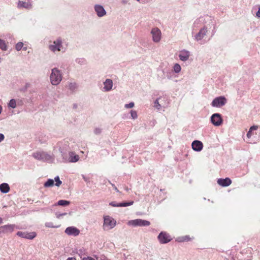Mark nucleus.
<instances>
[{
  "label": "nucleus",
  "mask_w": 260,
  "mask_h": 260,
  "mask_svg": "<svg viewBox=\"0 0 260 260\" xmlns=\"http://www.w3.org/2000/svg\"><path fill=\"white\" fill-rule=\"evenodd\" d=\"M17 7L18 9H25L30 10L32 8L31 0H19L17 2Z\"/></svg>",
  "instance_id": "obj_9"
},
{
  "label": "nucleus",
  "mask_w": 260,
  "mask_h": 260,
  "mask_svg": "<svg viewBox=\"0 0 260 260\" xmlns=\"http://www.w3.org/2000/svg\"><path fill=\"white\" fill-rule=\"evenodd\" d=\"M227 103L226 99L223 96L215 98L212 102L211 105L215 108H221Z\"/></svg>",
  "instance_id": "obj_8"
},
{
  "label": "nucleus",
  "mask_w": 260,
  "mask_h": 260,
  "mask_svg": "<svg viewBox=\"0 0 260 260\" xmlns=\"http://www.w3.org/2000/svg\"><path fill=\"white\" fill-rule=\"evenodd\" d=\"M49 50L52 52L56 53L58 52H65V48L62 45V41L60 38L54 40L51 44L49 45Z\"/></svg>",
  "instance_id": "obj_4"
},
{
  "label": "nucleus",
  "mask_w": 260,
  "mask_h": 260,
  "mask_svg": "<svg viewBox=\"0 0 260 260\" xmlns=\"http://www.w3.org/2000/svg\"><path fill=\"white\" fill-rule=\"evenodd\" d=\"M199 23V20H196L194 21L192 26V37L193 39L197 42H201L206 36L208 31V28L207 26H204L202 28H201L199 31V32L195 33L194 32V27Z\"/></svg>",
  "instance_id": "obj_1"
},
{
  "label": "nucleus",
  "mask_w": 260,
  "mask_h": 260,
  "mask_svg": "<svg viewBox=\"0 0 260 260\" xmlns=\"http://www.w3.org/2000/svg\"><path fill=\"white\" fill-rule=\"evenodd\" d=\"M113 81L110 79H107L103 82V87L102 91L104 92H109L113 89Z\"/></svg>",
  "instance_id": "obj_14"
},
{
  "label": "nucleus",
  "mask_w": 260,
  "mask_h": 260,
  "mask_svg": "<svg viewBox=\"0 0 260 260\" xmlns=\"http://www.w3.org/2000/svg\"><path fill=\"white\" fill-rule=\"evenodd\" d=\"M135 106V103L134 102H130L128 104H126L124 105V107L125 109H132L134 108Z\"/></svg>",
  "instance_id": "obj_33"
},
{
  "label": "nucleus",
  "mask_w": 260,
  "mask_h": 260,
  "mask_svg": "<svg viewBox=\"0 0 260 260\" xmlns=\"http://www.w3.org/2000/svg\"><path fill=\"white\" fill-rule=\"evenodd\" d=\"M181 71V66H174V71L176 73H179Z\"/></svg>",
  "instance_id": "obj_36"
},
{
  "label": "nucleus",
  "mask_w": 260,
  "mask_h": 260,
  "mask_svg": "<svg viewBox=\"0 0 260 260\" xmlns=\"http://www.w3.org/2000/svg\"><path fill=\"white\" fill-rule=\"evenodd\" d=\"M190 55V52L186 50H181L179 53V58L182 61H186Z\"/></svg>",
  "instance_id": "obj_19"
},
{
  "label": "nucleus",
  "mask_w": 260,
  "mask_h": 260,
  "mask_svg": "<svg viewBox=\"0 0 260 260\" xmlns=\"http://www.w3.org/2000/svg\"><path fill=\"white\" fill-rule=\"evenodd\" d=\"M151 34L152 36V40L155 43H158L161 38V32L157 27H154L151 30Z\"/></svg>",
  "instance_id": "obj_11"
},
{
  "label": "nucleus",
  "mask_w": 260,
  "mask_h": 260,
  "mask_svg": "<svg viewBox=\"0 0 260 260\" xmlns=\"http://www.w3.org/2000/svg\"><path fill=\"white\" fill-rule=\"evenodd\" d=\"M62 75L61 72L57 68H54L52 70L50 80L53 85H58L62 80Z\"/></svg>",
  "instance_id": "obj_2"
},
{
  "label": "nucleus",
  "mask_w": 260,
  "mask_h": 260,
  "mask_svg": "<svg viewBox=\"0 0 260 260\" xmlns=\"http://www.w3.org/2000/svg\"><path fill=\"white\" fill-rule=\"evenodd\" d=\"M94 9L99 17H102L106 14L104 8L101 5H95Z\"/></svg>",
  "instance_id": "obj_17"
},
{
  "label": "nucleus",
  "mask_w": 260,
  "mask_h": 260,
  "mask_svg": "<svg viewBox=\"0 0 260 260\" xmlns=\"http://www.w3.org/2000/svg\"><path fill=\"white\" fill-rule=\"evenodd\" d=\"M54 181L56 182L55 185L56 186L59 187L62 183V182L60 180L59 177L56 176L55 177L54 180L52 179H48L44 183V187H50L53 186L54 183Z\"/></svg>",
  "instance_id": "obj_13"
},
{
  "label": "nucleus",
  "mask_w": 260,
  "mask_h": 260,
  "mask_svg": "<svg viewBox=\"0 0 260 260\" xmlns=\"http://www.w3.org/2000/svg\"><path fill=\"white\" fill-rule=\"evenodd\" d=\"M79 160V156L74 152H71L69 154L68 160L70 162H76Z\"/></svg>",
  "instance_id": "obj_22"
},
{
  "label": "nucleus",
  "mask_w": 260,
  "mask_h": 260,
  "mask_svg": "<svg viewBox=\"0 0 260 260\" xmlns=\"http://www.w3.org/2000/svg\"><path fill=\"white\" fill-rule=\"evenodd\" d=\"M121 3L123 5H125L128 3L127 0H121Z\"/></svg>",
  "instance_id": "obj_42"
},
{
  "label": "nucleus",
  "mask_w": 260,
  "mask_h": 260,
  "mask_svg": "<svg viewBox=\"0 0 260 260\" xmlns=\"http://www.w3.org/2000/svg\"><path fill=\"white\" fill-rule=\"evenodd\" d=\"M17 235L23 238L31 240L36 237L37 234L34 232H28L19 231L17 233Z\"/></svg>",
  "instance_id": "obj_12"
},
{
  "label": "nucleus",
  "mask_w": 260,
  "mask_h": 260,
  "mask_svg": "<svg viewBox=\"0 0 260 260\" xmlns=\"http://www.w3.org/2000/svg\"><path fill=\"white\" fill-rule=\"evenodd\" d=\"M32 156L36 159L43 161H52L54 159L53 155L42 151H36L32 153Z\"/></svg>",
  "instance_id": "obj_3"
},
{
  "label": "nucleus",
  "mask_w": 260,
  "mask_h": 260,
  "mask_svg": "<svg viewBox=\"0 0 260 260\" xmlns=\"http://www.w3.org/2000/svg\"><path fill=\"white\" fill-rule=\"evenodd\" d=\"M65 233L69 236H77L80 233V230L74 226L68 227L65 230Z\"/></svg>",
  "instance_id": "obj_16"
},
{
  "label": "nucleus",
  "mask_w": 260,
  "mask_h": 260,
  "mask_svg": "<svg viewBox=\"0 0 260 260\" xmlns=\"http://www.w3.org/2000/svg\"><path fill=\"white\" fill-rule=\"evenodd\" d=\"M19 100L11 99L8 104V108L11 109L16 108L19 104Z\"/></svg>",
  "instance_id": "obj_24"
},
{
  "label": "nucleus",
  "mask_w": 260,
  "mask_h": 260,
  "mask_svg": "<svg viewBox=\"0 0 260 260\" xmlns=\"http://www.w3.org/2000/svg\"><path fill=\"white\" fill-rule=\"evenodd\" d=\"M15 225L13 224H8L1 226L3 233L12 232L14 230Z\"/></svg>",
  "instance_id": "obj_23"
},
{
  "label": "nucleus",
  "mask_w": 260,
  "mask_h": 260,
  "mask_svg": "<svg viewBox=\"0 0 260 260\" xmlns=\"http://www.w3.org/2000/svg\"><path fill=\"white\" fill-rule=\"evenodd\" d=\"M70 204V202L66 200H61L58 201L55 205L66 206Z\"/></svg>",
  "instance_id": "obj_30"
},
{
  "label": "nucleus",
  "mask_w": 260,
  "mask_h": 260,
  "mask_svg": "<svg viewBox=\"0 0 260 260\" xmlns=\"http://www.w3.org/2000/svg\"><path fill=\"white\" fill-rule=\"evenodd\" d=\"M129 114L131 115V118L133 120H136L138 117V115L137 111L134 110H131L129 111Z\"/></svg>",
  "instance_id": "obj_29"
},
{
  "label": "nucleus",
  "mask_w": 260,
  "mask_h": 260,
  "mask_svg": "<svg viewBox=\"0 0 260 260\" xmlns=\"http://www.w3.org/2000/svg\"><path fill=\"white\" fill-rule=\"evenodd\" d=\"M22 49H23V50L26 51L27 49V47L23 46Z\"/></svg>",
  "instance_id": "obj_44"
},
{
  "label": "nucleus",
  "mask_w": 260,
  "mask_h": 260,
  "mask_svg": "<svg viewBox=\"0 0 260 260\" xmlns=\"http://www.w3.org/2000/svg\"><path fill=\"white\" fill-rule=\"evenodd\" d=\"M74 63L78 64H84L88 63L86 59L83 57H78L77 58Z\"/></svg>",
  "instance_id": "obj_26"
},
{
  "label": "nucleus",
  "mask_w": 260,
  "mask_h": 260,
  "mask_svg": "<svg viewBox=\"0 0 260 260\" xmlns=\"http://www.w3.org/2000/svg\"><path fill=\"white\" fill-rule=\"evenodd\" d=\"M45 226L47 228H57L58 227V226L54 225L53 224V223L51 222H46L45 223Z\"/></svg>",
  "instance_id": "obj_34"
},
{
  "label": "nucleus",
  "mask_w": 260,
  "mask_h": 260,
  "mask_svg": "<svg viewBox=\"0 0 260 260\" xmlns=\"http://www.w3.org/2000/svg\"><path fill=\"white\" fill-rule=\"evenodd\" d=\"M127 224L129 226L135 227L149 226L150 224V223L149 221L146 220L142 219H136L129 220Z\"/></svg>",
  "instance_id": "obj_7"
},
{
  "label": "nucleus",
  "mask_w": 260,
  "mask_h": 260,
  "mask_svg": "<svg viewBox=\"0 0 260 260\" xmlns=\"http://www.w3.org/2000/svg\"><path fill=\"white\" fill-rule=\"evenodd\" d=\"M217 183L222 187H226L231 185L232 181L229 178H220L217 180Z\"/></svg>",
  "instance_id": "obj_20"
},
{
  "label": "nucleus",
  "mask_w": 260,
  "mask_h": 260,
  "mask_svg": "<svg viewBox=\"0 0 260 260\" xmlns=\"http://www.w3.org/2000/svg\"><path fill=\"white\" fill-rule=\"evenodd\" d=\"M158 240L161 243L165 244L170 242L172 238L171 236L165 232H161L158 236Z\"/></svg>",
  "instance_id": "obj_15"
},
{
  "label": "nucleus",
  "mask_w": 260,
  "mask_h": 260,
  "mask_svg": "<svg viewBox=\"0 0 260 260\" xmlns=\"http://www.w3.org/2000/svg\"><path fill=\"white\" fill-rule=\"evenodd\" d=\"M191 147L193 150L200 152L203 148V143L199 140H195L192 142Z\"/></svg>",
  "instance_id": "obj_18"
},
{
  "label": "nucleus",
  "mask_w": 260,
  "mask_h": 260,
  "mask_svg": "<svg viewBox=\"0 0 260 260\" xmlns=\"http://www.w3.org/2000/svg\"><path fill=\"white\" fill-rule=\"evenodd\" d=\"M5 136L4 134L0 133V143L3 142L5 139Z\"/></svg>",
  "instance_id": "obj_38"
},
{
  "label": "nucleus",
  "mask_w": 260,
  "mask_h": 260,
  "mask_svg": "<svg viewBox=\"0 0 260 260\" xmlns=\"http://www.w3.org/2000/svg\"><path fill=\"white\" fill-rule=\"evenodd\" d=\"M24 46V44L22 42H18L15 45V49L17 51H20Z\"/></svg>",
  "instance_id": "obj_31"
},
{
  "label": "nucleus",
  "mask_w": 260,
  "mask_h": 260,
  "mask_svg": "<svg viewBox=\"0 0 260 260\" xmlns=\"http://www.w3.org/2000/svg\"><path fill=\"white\" fill-rule=\"evenodd\" d=\"M104 223L103 229L104 231H107L113 229L116 225V220L112 217L109 215H105L103 217Z\"/></svg>",
  "instance_id": "obj_6"
},
{
  "label": "nucleus",
  "mask_w": 260,
  "mask_h": 260,
  "mask_svg": "<svg viewBox=\"0 0 260 260\" xmlns=\"http://www.w3.org/2000/svg\"><path fill=\"white\" fill-rule=\"evenodd\" d=\"M102 132V129L101 127H95L94 129V133L95 135H99L101 134Z\"/></svg>",
  "instance_id": "obj_35"
},
{
  "label": "nucleus",
  "mask_w": 260,
  "mask_h": 260,
  "mask_svg": "<svg viewBox=\"0 0 260 260\" xmlns=\"http://www.w3.org/2000/svg\"><path fill=\"white\" fill-rule=\"evenodd\" d=\"M112 185L114 186V189L116 191H118V190L117 189V187H115L114 185L112 184Z\"/></svg>",
  "instance_id": "obj_45"
},
{
  "label": "nucleus",
  "mask_w": 260,
  "mask_h": 260,
  "mask_svg": "<svg viewBox=\"0 0 260 260\" xmlns=\"http://www.w3.org/2000/svg\"><path fill=\"white\" fill-rule=\"evenodd\" d=\"M76 87H77V86H76V84H71L70 85V88L72 89H75L76 88Z\"/></svg>",
  "instance_id": "obj_39"
},
{
  "label": "nucleus",
  "mask_w": 260,
  "mask_h": 260,
  "mask_svg": "<svg viewBox=\"0 0 260 260\" xmlns=\"http://www.w3.org/2000/svg\"><path fill=\"white\" fill-rule=\"evenodd\" d=\"M82 260H95V259L93 258H92L91 257H87L83 258Z\"/></svg>",
  "instance_id": "obj_41"
},
{
  "label": "nucleus",
  "mask_w": 260,
  "mask_h": 260,
  "mask_svg": "<svg viewBox=\"0 0 260 260\" xmlns=\"http://www.w3.org/2000/svg\"><path fill=\"white\" fill-rule=\"evenodd\" d=\"M136 1H137L138 2H141V0H136Z\"/></svg>",
  "instance_id": "obj_47"
},
{
  "label": "nucleus",
  "mask_w": 260,
  "mask_h": 260,
  "mask_svg": "<svg viewBox=\"0 0 260 260\" xmlns=\"http://www.w3.org/2000/svg\"><path fill=\"white\" fill-rule=\"evenodd\" d=\"M3 223V219L2 218L0 217V224Z\"/></svg>",
  "instance_id": "obj_46"
},
{
  "label": "nucleus",
  "mask_w": 260,
  "mask_h": 260,
  "mask_svg": "<svg viewBox=\"0 0 260 260\" xmlns=\"http://www.w3.org/2000/svg\"><path fill=\"white\" fill-rule=\"evenodd\" d=\"M211 122L215 126H219L223 123L221 115L219 113H214L211 116Z\"/></svg>",
  "instance_id": "obj_10"
},
{
  "label": "nucleus",
  "mask_w": 260,
  "mask_h": 260,
  "mask_svg": "<svg viewBox=\"0 0 260 260\" xmlns=\"http://www.w3.org/2000/svg\"><path fill=\"white\" fill-rule=\"evenodd\" d=\"M190 238L188 236H185L178 238L177 241L181 242L189 241V240H190Z\"/></svg>",
  "instance_id": "obj_32"
},
{
  "label": "nucleus",
  "mask_w": 260,
  "mask_h": 260,
  "mask_svg": "<svg viewBox=\"0 0 260 260\" xmlns=\"http://www.w3.org/2000/svg\"><path fill=\"white\" fill-rule=\"evenodd\" d=\"M66 260H76L75 257H69Z\"/></svg>",
  "instance_id": "obj_43"
},
{
  "label": "nucleus",
  "mask_w": 260,
  "mask_h": 260,
  "mask_svg": "<svg viewBox=\"0 0 260 260\" xmlns=\"http://www.w3.org/2000/svg\"><path fill=\"white\" fill-rule=\"evenodd\" d=\"M258 128V126H256V125H253L252 126H251L250 128H249V131L248 132L247 134V137L248 138H250L251 137V136L253 135V131H256Z\"/></svg>",
  "instance_id": "obj_27"
},
{
  "label": "nucleus",
  "mask_w": 260,
  "mask_h": 260,
  "mask_svg": "<svg viewBox=\"0 0 260 260\" xmlns=\"http://www.w3.org/2000/svg\"><path fill=\"white\" fill-rule=\"evenodd\" d=\"M256 16L257 17H260V7L258 8V11L256 13Z\"/></svg>",
  "instance_id": "obj_40"
},
{
  "label": "nucleus",
  "mask_w": 260,
  "mask_h": 260,
  "mask_svg": "<svg viewBox=\"0 0 260 260\" xmlns=\"http://www.w3.org/2000/svg\"><path fill=\"white\" fill-rule=\"evenodd\" d=\"M134 204L133 201H131L129 202H126V203H117L115 202H112L110 203V205L112 207H126L128 206L132 205Z\"/></svg>",
  "instance_id": "obj_21"
},
{
  "label": "nucleus",
  "mask_w": 260,
  "mask_h": 260,
  "mask_svg": "<svg viewBox=\"0 0 260 260\" xmlns=\"http://www.w3.org/2000/svg\"><path fill=\"white\" fill-rule=\"evenodd\" d=\"M67 214V213H56L55 215L56 218L59 219L61 218V216L66 215Z\"/></svg>",
  "instance_id": "obj_37"
},
{
  "label": "nucleus",
  "mask_w": 260,
  "mask_h": 260,
  "mask_svg": "<svg viewBox=\"0 0 260 260\" xmlns=\"http://www.w3.org/2000/svg\"><path fill=\"white\" fill-rule=\"evenodd\" d=\"M169 105V100L166 95L159 96L154 102V106L158 110L167 108Z\"/></svg>",
  "instance_id": "obj_5"
},
{
  "label": "nucleus",
  "mask_w": 260,
  "mask_h": 260,
  "mask_svg": "<svg viewBox=\"0 0 260 260\" xmlns=\"http://www.w3.org/2000/svg\"><path fill=\"white\" fill-rule=\"evenodd\" d=\"M0 190L3 193H7L10 190V187L8 184L4 183L0 185Z\"/></svg>",
  "instance_id": "obj_25"
},
{
  "label": "nucleus",
  "mask_w": 260,
  "mask_h": 260,
  "mask_svg": "<svg viewBox=\"0 0 260 260\" xmlns=\"http://www.w3.org/2000/svg\"><path fill=\"white\" fill-rule=\"evenodd\" d=\"M174 65L177 66V65H179V64H178V63H175Z\"/></svg>",
  "instance_id": "obj_48"
},
{
  "label": "nucleus",
  "mask_w": 260,
  "mask_h": 260,
  "mask_svg": "<svg viewBox=\"0 0 260 260\" xmlns=\"http://www.w3.org/2000/svg\"><path fill=\"white\" fill-rule=\"evenodd\" d=\"M0 49L3 51H6L8 49V45L5 41L0 39Z\"/></svg>",
  "instance_id": "obj_28"
}]
</instances>
